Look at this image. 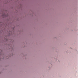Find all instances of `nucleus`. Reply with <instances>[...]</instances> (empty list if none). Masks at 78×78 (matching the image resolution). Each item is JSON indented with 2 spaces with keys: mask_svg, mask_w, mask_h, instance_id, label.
<instances>
[{
  "mask_svg": "<svg viewBox=\"0 0 78 78\" xmlns=\"http://www.w3.org/2000/svg\"><path fill=\"white\" fill-rule=\"evenodd\" d=\"M0 73H1V72H0Z\"/></svg>",
  "mask_w": 78,
  "mask_h": 78,
  "instance_id": "obj_1",
  "label": "nucleus"
}]
</instances>
